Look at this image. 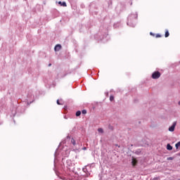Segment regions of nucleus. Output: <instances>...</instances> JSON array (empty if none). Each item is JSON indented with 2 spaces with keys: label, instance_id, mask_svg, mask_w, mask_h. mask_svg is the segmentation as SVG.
<instances>
[{
  "label": "nucleus",
  "instance_id": "nucleus-10",
  "mask_svg": "<svg viewBox=\"0 0 180 180\" xmlns=\"http://www.w3.org/2000/svg\"><path fill=\"white\" fill-rule=\"evenodd\" d=\"M56 103H57V105H63L64 101H63V100H61V99L57 100Z\"/></svg>",
  "mask_w": 180,
  "mask_h": 180
},
{
  "label": "nucleus",
  "instance_id": "nucleus-20",
  "mask_svg": "<svg viewBox=\"0 0 180 180\" xmlns=\"http://www.w3.org/2000/svg\"><path fill=\"white\" fill-rule=\"evenodd\" d=\"M82 115H86V110H83L82 111Z\"/></svg>",
  "mask_w": 180,
  "mask_h": 180
},
{
  "label": "nucleus",
  "instance_id": "nucleus-21",
  "mask_svg": "<svg viewBox=\"0 0 180 180\" xmlns=\"http://www.w3.org/2000/svg\"><path fill=\"white\" fill-rule=\"evenodd\" d=\"M162 36H161V34H156V38L157 39H158V37H161Z\"/></svg>",
  "mask_w": 180,
  "mask_h": 180
},
{
  "label": "nucleus",
  "instance_id": "nucleus-16",
  "mask_svg": "<svg viewBox=\"0 0 180 180\" xmlns=\"http://www.w3.org/2000/svg\"><path fill=\"white\" fill-rule=\"evenodd\" d=\"M98 133H103V129H102V128H98Z\"/></svg>",
  "mask_w": 180,
  "mask_h": 180
},
{
  "label": "nucleus",
  "instance_id": "nucleus-1",
  "mask_svg": "<svg viewBox=\"0 0 180 180\" xmlns=\"http://www.w3.org/2000/svg\"><path fill=\"white\" fill-rule=\"evenodd\" d=\"M137 18H139L137 12L131 13L127 18V25L130 27H136V21L137 20Z\"/></svg>",
  "mask_w": 180,
  "mask_h": 180
},
{
  "label": "nucleus",
  "instance_id": "nucleus-26",
  "mask_svg": "<svg viewBox=\"0 0 180 180\" xmlns=\"http://www.w3.org/2000/svg\"><path fill=\"white\" fill-rule=\"evenodd\" d=\"M48 66H49V67H51V63H49V64L48 65Z\"/></svg>",
  "mask_w": 180,
  "mask_h": 180
},
{
  "label": "nucleus",
  "instance_id": "nucleus-17",
  "mask_svg": "<svg viewBox=\"0 0 180 180\" xmlns=\"http://www.w3.org/2000/svg\"><path fill=\"white\" fill-rule=\"evenodd\" d=\"M83 172H84L85 174H88V169H86V167H84Z\"/></svg>",
  "mask_w": 180,
  "mask_h": 180
},
{
  "label": "nucleus",
  "instance_id": "nucleus-8",
  "mask_svg": "<svg viewBox=\"0 0 180 180\" xmlns=\"http://www.w3.org/2000/svg\"><path fill=\"white\" fill-rule=\"evenodd\" d=\"M58 4L60 5V6H67V3L65 1H58Z\"/></svg>",
  "mask_w": 180,
  "mask_h": 180
},
{
  "label": "nucleus",
  "instance_id": "nucleus-15",
  "mask_svg": "<svg viewBox=\"0 0 180 180\" xmlns=\"http://www.w3.org/2000/svg\"><path fill=\"white\" fill-rule=\"evenodd\" d=\"M110 102H113V101H115V96H110Z\"/></svg>",
  "mask_w": 180,
  "mask_h": 180
},
{
  "label": "nucleus",
  "instance_id": "nucleus-28",
  "mask_svg": "<svg viewBox=\"0 0 180 180\" xmlns=\"http://www.w3.org/2000/svg\"><path fill=\"white\" fill-rule=\"evenodd\" d=\"M64 109H67V106H65V107H64Z\"/></svg>",
  "mask_w": 180,
  "mask_h": 180
},
{
  "label": "nucleus",
  "instance_id": "nucleus-6",
  "mask_svg": "<svg viewBox=\"0 0 180 180\" xmlns=\"http://www.w3.org/2000/svg\"><path fill=\"white\" fill-rule=\"evenodd\" d=\"M141 151H142L141 149L139 148L136 150H135V154L136 155H141Z\"/></svg>",
  "mask_w": 180,
  "mask_h": 180
},
{
  "label": "nucleus",
  "instance_id": "nucleus-14",
  "mask_svg": "<svg viewBox=\"0 0 180 180\" xmlns=\"http://www.w3.org/2000/svg\"><path fill=\"white\" fill-rule=\"evenodd\" d=\"M76 116H77V117L81 116V111H80V110H77V111L76 112Z\"/></svg>",
  "mask_w": 180,
  "mask_h": 180
},
{
  "label": "nucleus",
  "instance_id": "nucleus-12",
  "mask_svg": "<svg viewBox=\"0 0 180 180\" xmlns=\"http://www.w3.org/2000/svg\"><path fill=\"white\" fill-rule=\"evenodd\" d=\"M175 147H176V150H178L179 148V147H180V141L175 144Z\"/></svg>",
  "mask_w": 180,
  "mask_h": 180
},
{
  "label": "nucleus",
  "instance_id": "nucleus-31",
  "mask_svg": "<svg viewBox=\"0 0 180 180\" xmlns=\"http://www.w3.org/2000/svg\"><path fill=\"white\" fill-rule=\"evenodd\" d=\"M179 105H180V101H179Z\"/></svg>",
  "mask_w": 180,
  "mask_h": 180
},
{
  "label": "nucleus",
  "instance_id": "nucleus-18",
  "mask_svg": "<svg viewBox=\"0 0 180 180\" xmlns=\"http://www.w3.org/2000/svg\"><path fill=\"white\" fill-rule=\"evenodd\" d=\"M172 160H174V157L167 158V161H172Z\"/></svg>",
  "mask_w": 180,
  "mask_h": 180
},
{
  "label": "nucleus",
  "instance_id": "nucleus-4",
  "mask_svg": "<svg viewBox=\"0 0 180 180\" xmlns=\"http://www.w3.org/2000/svg\"><path fill=\"white\" fill-rule=\"evenodd\" d=\"M138 162H139V161L137 160V159L132 157V159H131L132 167H136V165H137Z\"/></svg>",
  "mask_w": 180,
  "mask_h": 180
},
{
  "label": "nucleus",
  "instance_id": "nucleus-24",
  "mask_svg": "<svg viewBox=\"0 0 180 180\" xmlns=\"http://www.w3.org/2000/svg\"><path fill=\"white\" fill-rule=\"evenodd\" d=\"M108 36V34H105L103 37V39H105V37H106Z\"/></svg>",
  "mask_w": 180,
  "mask_h": 180
},
{
  "label": "nucleus",
  "instance_id": "nucleus-7",
  "mask_svg": "<svg viewBox=\"0 0 180 180\" xmlns=\"http://www.w3.org/2000/svg\"><path fill=\"white\" fill-rule=\"evenodd\" d=\"M166 148H167V150H168L169 151H171V150H172L173 147H172V146H171V144L167 143V146H166Z\"/></svg>",
  "mask_w": 180,
  "mask_h": 180
},
{
  "label": "nucleus",
  "instance_id": "nucleus-3",
  "mask_svg": "<svg viewBox=\"0 0 180 180\" xmlns=\"http://www.w3.org/2000/svg\"><path fill=\"white\" fill-rule=\"evenodd\" d=\"M176 127V121L174 122L171 127H169V131H174Z\"/></svg>",
  "mask_w": 180,
  "mask_h": 180
},
{
  "label": "nucleus",
  "instance_id": "nucleus-9",
  "mask_svg": "<svg viewBox=\"0 0 180 180\" xmlns=\"http://www.w3.org/2000/svg\"><path fill=\"white\" fill-rule=\"evenodd\" d=\"M66 164H67L68 167H71L72 165V163L71 162L70 160H66Z\"/></svg>",
  "mask_w": 180,
  "mask_h": 180
},
{
  "label": "nucleus",
  "instance_id": "nucleus-27",
  "mask_svg": "<svg viewBox=\"0 0 180 180\" xmlns=\"http://www.w3.org/2000/svg\"><path fill=\"white\" fill-rule=\"evenodd\" d=\"M56 154H57V149H56V151L55 152V157H56Z\"/></svg>",
  "mask_w": 180,
  "mask_h": 180
},
{
  "label": "nucleus",
  "instance_id": "nucleus-29",
  "mask_svg": "<svg viewBox=\"0 0 180 180\" xmlns=\"http://www.w3.org/2000/svg\"><path fill=\"white\" fill-rule=\"evenodd\" d=\"M64 119H67V117H66V116H64Z\"/></svg>",
  "mask_w": 180,
  "mask_h": 180
},
{
  "label": "nucleus",
  "instance_id": "nucleus-30",
  "mask_svg": "<svg viewBox=\"0 0 180 180\" xmlns=\"http://www.w3.org/2000/svg\"><path fill=\"white\" fill-rule=\"evenodd\" d=\"M67 139H70V136H67Z\"/></svg>",
  "mask_w": 180,
  "mask_h": 180
},
{
  "label": "nucleus",
  "instance_id": "nucleus-23",
  "mask_svg": "<svg viewBox=\"0 0 180 180\" xmlns=\"http://www.w3.org/2000/svg\"><path fill=\"white\" fill-rule=\"evenodd\" d=\"M65 162V159L63 158V159H62V162H63V164H64Z\"/></svg>",
  "mask_w": 180,
  "mask_h": 180
},
{
  "label": "nucleus",
  "instance_id": "nucleus-5",
  "mask_svg": "<svg viewBox=\"0 0 180 180\" xmlns=\"http://www.w3.org/2000/svg\"><path fill=\"white\" fill-rule=\"evenodd\" d=\"M61 44H56L54 47V51H60V50H61Z\"/></svg>",
  "mask_w": 180,
  "mask_h": 180
},
{
  "label": "nucleus",
  "instance_id": "nucleus-22",
  "mask_svg": "<svg viewBox=\"0 0 180 180\" xmlns=\"http://www.w3.org/2000/svg\"><path fill=\"white\" fill-rule=\"evenodd\" d=\"M150 36H155V34L153 33V32H150Z\"/></svg>",
  "mask_w": 180,
  "mask_h": 180
},
{
  "label": "nucleus",
  "instance_id": "nucleus-11",
  "mask_svg": "<svg viewBox=\"0 0 180 180\" xmlns=\"http://www.w3.org/2000/svg\"><path fill=\"white\" fill-rule=\"evenodd\" d=\"M165 37H169V32L168 30H166L165 31Z\"/></svg>",
  "mask_w": 180,
  "mask_h": 180
},
{
  "label": "nucleus",
  "instance_id": "nucleus-13",
  "mask_svg": "<svg viewBox=\"0 0 180 180\" xmlns=\"http://www.w3.org/2000/svg\"><path fill=\"white\" fill-rule=\"evenodd\" d=\"M71 143L72 144H73V146H75L77 144V143L75 142V139L74 138L71 139Z\"/></svg>",
  "mask_w": 180,
  "mask_h": 180
},
{
  "label": "nucleus",
  "instance_id": "nucleus-2",
  "mask_svg": "<svg viewBox=\"0 0 180 180\" xmlns=\"http://www.w3.org/2000/svg\"><path fill=\"white\" fill-rule=\"evenodd\" d=\"M151 77L153 79H158V78L161 77V72H160L159 71H155L153 72Z\"/></svg>",
  "mask_w": 180,
  "mask_h": 180
},
{
  "label": "nucleus",
  "instance_id": "nucleus-25",
  "mask_svg": "<svg viewBox=\"0 0 180 180\" xmlns=\"http://www.w3.org/2000/svg\"><path fill=\"white\" fill-rule=\"evenodd\" d=\"M82 150H86V147H83Z\"/></svg>",
  "mask_w": 180,
  "mask_h": 180
},
{
  "label": "nucleus",
  "instance_id": "nucleus-19",
  "mask_svg": "<svg viewBox=\"0 0 180 180\" xmlns=\"http://www.w3.org/2000/svg\"><path fill=\"white\" fill-rule=\"evenodd\" d=\"M11 113H12L13 116H15L16 115V111L15 110H14V111L12 110Z\"/></svg>",
  "mask_w": 180,
  "mask_h": 180
}]
</instances>
